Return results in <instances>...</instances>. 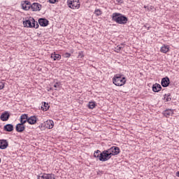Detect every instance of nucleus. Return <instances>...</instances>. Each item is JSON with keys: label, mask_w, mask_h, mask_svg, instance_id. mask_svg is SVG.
I'll list each match as a JSON object with an SVG mask.
<instances>
[{"label": "nucleus", "mask_w": 179, "mask_h": 179, "mask_svg": "<svg viewBox=\"0 0 179 179\" xmlns=\"http://www.w3.org/2000/svg\"><path fill=\"white\" fill-rule=\"evenodd\" d=\"M112 20L118 24H127L128 22V17L120 13H114L112 14Z\"/></svg>", "instance_id": "obj_1"}, {"label": "nucleus", "mask_w": 179, "mask_h": 179, "mask_svg": "<svg viewBox=\"0 0 179 179\" xmlns=\"http://www.w3.org/2000/svg\"><path fill=\"white\" fill-rule=\"evenodd\" d=\"M24 27H29L30 29H38V22H36V20L34 18L29 17V19H26L23 22Z\"/></svg>", "instance_id": "obj_2"}, {"label": "nucleus", "mask_w": 179, "mask_h": 179, "mask_svg": "<svg viewBox=\"0 0 179 179\" xmlns=\"http://www.w3.org/2000/svg\"><path fill=\"white\" fill-rule=\"evenodd\" d=\"M113 82L115 86H124L127 80H125V77H122L120 74H116L113 78Z\"/></svg>", "instance_id": "obj_3"}, {"label": "nucleus", "mask_w": 179, "mask_h": 179, "mask_svg": "<svg viewBox=\"0 0 179 179\" xmlns=\"http://www.w3.org/2000/svg\"><path fill=\"white\" fill-rule=\"evenodd\" d=\"M112 157L111 153L108 150H103L100 153L99 161L100 162H107V160H110V158Z\"/></svg>", "instance_id": "obj_4"}, {"label": "nucleus", "mask_w": 179, "mask_h": 179, "mask_svg": "<svg viewBox=\"0 0 179 179\" xmlns=\"http://www.w3.org/2000/svg\"><path fill=\"white\" fill-rule=\"evenodd\" d=\"M67 3L71 9H79L80 8L79 0H68Z\"/></svg>", "instance_id": "obj_5"}, {"label": "nucleus", "mask_w": 179, "mask_h": 179, "mask_svg": "<svg viewBox=\"0 0 179 179\" xmlns=\"http://www.w3.org/2000/svg\"><path fill=\"white\" fill-rule=\"evenodd\" d=\"M111 156H117V155H120V148L113 146L112 148L108 149Z\"/></svg>", "instance_id": "obj_6"}, {"label": "nucleus", "mask_w": 179, "mask_h": 179, "mask_svg": "<svg viewBox=\"0 0 179 179\" xmlns=\"http://www.w3.org/2000/svg\"><path fill=\"white\" fill-rule=\"evenodd\" d=\"M24 129H26L24 123L20 122V123L17 124V125L15 126V131H17V132H23V131H24Z\"/></svg>", "instance_id": "obj_7"}, {"label": "nucleus", "mask_w": 179, "mask_h": 179, "mask_svg": "<svg viewBox=\"0 0 179 179\" xmlns=\"http://www.w3.org/2000/svg\"><path fill=\"white\" fill-rule=\"evenodd\" d=\"M44 127L48 129H52L54 128V122L52 120H47L44 122Z\"/></svg>", "instance_id": "obj_8"}, {"label": "nucleus", "mask_w": 179, "mask_h": 179, "mask_svg": "<svg viewBox=\"0 0 179 179\" xmlns=\"http://www.w3.org/2000/svg\"><path fill=\"white\" fill-rule=\"evenodd\" d=\"M31 9L33 12H37V10H41V5L38 3H34L31 5Z\"/></svg>", "instance_id": "obj_9"}, {"label": "nucleus", "mask_w": 179, "mask_h": 179, "mask_svg": "<svg viewBox=\"0 0 179 179\" xmlns=\"http://www.w3.org/2000/svg\"><path fill=\"white\" fill-rule=\"evenodd\" d=\"M38 23L42 27H47V26H48L49 21L45 18H40L38 20Z\"/></svg>", "instance_id": "obj_10"}, {"label": "nucleus", "mask_w": 179, "mask_h": 179, "mask_svg": "<svg viewBox=\"0 0 179 179\" xmlns=\"http://www.w3.org/2000/svg\"><path fill=\"white\" fill-rule=\"evenodd\" d=\"M161 85L163 87H167L170 85V78L169 77H165L162 78L161 81Z\"/></svg>", "instance_id": "obj_11"}, {"label": "nucleus", "mask_w": 179, "mask_h": 179, "mask_svg": "<svg viewBox=\"0 0 179 179\" xmlns=\"http://www.w3.org/2000/svg\"><path fill=\"white\" fill-rule=\"evenodd\" d=\"M9 143H8V141L5 139L0 140V149L3 150L6 149L8 148Z\"/></svg>", "instance_id": "obj_12"}, {"label": "nucleus", "mask_w": 179, "mask_h": 179, "mask_svg": "<svg viewBox=\"0 0 179 179\" xmlns=\"http://www.w3.org/2000/svg\"><path fill=\"white\" fill-rule=\"evenodd\" d=\"M9 117H10L9 112H4L1 115L0 120H1V121H8Z\"/></svg>", "instance_id": "obj_13"}, {"label": "nucleus", "mask_w": 179, "mask_h": 179, "mask_svg": "<svg viewBox=\"0 0 179 179\" xmlns=\"http://www.w3.org/2000/svg\"><path fill=\"white\" fill-rule=\"evenodd\" d=\"M20 121L22 124H26L29 121V115L27 114H23L20 117Z\"/></svg>", "instance_id": "obj_14"}, {"label": "nucleus", "mask_w": 179, "mask_h": 179, "mask_svg": "<svg viewBox=\"0 0 179 179\" xmlns=\"http://www.w3.org/2000/svg\"><path fill=\"white\" fill-rule=\"evenodd\" d=\"M37 122V117L36 115L28 117V124L34 125Z\"/></svg>", "instance_id": "obj_15"}, {"label": "nucleus", "mask_w": 179, "mask_h": 179, "mask_svg": "<svg viewBox=\"0 0 179 179\" xmlns=\"http://www.w3.org/2000/svg\"><path fill=\"white\" fill-rule=\"evenodd\" d=\"M160 90H162V85L160 84L155 83L152 85V92H155V93H158Z\"/></svg>", "instance_id": "obj_16"}, {"label": "nucleus", "mask_w": 179, "mask_h": 179, "mask_svg": "<svg viewBox=\"0 0 179 179\" xmlns=\"http://www.w3.org/2000/svg\"><path fill=\"white\" fill-rule=\"evenodd\" d=\"M3 129L6 132H12L13 131V124H7L3 127Z\"/></svg>", "instance_id": "obj_17"}, {"label": "nucleus", "mask_w": 179, "mask_h": 179, "mask_svg": "<svg viewBox=\"0 0 179 179\" xmlns=\"http://www.w3.org/2000/svg\"><path fill=\"white\" fill-rule=\"evenodd\" d=\"M174 111L171 109H166L163 112V115L164 117H166V118H169L171 115H173V113Z\"/></svg>", "instance_id": "obj_18"}, {"label": "nucleus", "mask_w": 179, "mask_h": 179, "mask_svg": "<svg viewBox=\"0 0 179 179\" xmlns=\"http://www.w3.org/2000/svg\"><path fill=\"white\" fill-rule=\"evenodd\" d=\"M50 58L53 59V61H59V59H61V55L54 52L51 55Z\"/></svg>", "instance_id": "obj_19"}, {"label": "nucleus", "mask_w": 179, "mask_h": 179, "mask_svg": "<svg viewBox=\"0 0 179 179\" xmlns=\"http://www.w3.org/2000/svg\"><path fill=\"white\" fill-rule=\"evenodd\" d=\"M46 179H56L55 174L54 173H46Z\"/></svg>", "instance_id": "obj_20"}, {"label": "nucleus", "mask_w": 179, "mask_h": 179, "mask_svg": "<svg viewBox=\"0 0 179 179\" xmlns=\"http://www.w3.org/2000/svg\"><path fill=\"white\" fill-rule=\"evenodd\" d=\"M169 46H166V45L162 46L161 48V52H164V54H166V53L169 52Z\"/></svg>", "instance_id": "obj_21"}, {"label": "nucleus", "mask_w": 179, "mask_h": 179, "mask_svg": "<svg viewBox=\"0 0 179 179\" xmlns=\"http://www.w3.org/2000/svg\"><path fill=\"white\" fill-rule=\"evenodd\" d=\"M41 108L43 109V111H47V110L50 108V106L48 103L44 102L43 106H42Z\"/></svg>", "instance_id": "obj_22"}, {"label": "nucleus", "mask_w": 179, "mask_h": 179, "mask_svg": "<svg viewBox=\"0 0 179 179\" xmlns=\"http://www.w3.org/2000/svg\"><path fill=\"white\" fill-rule=\"evenodd\" d=\"M87 107H88V108L93 110V108H94V107H96V103L94 102H89Z\"/></svg>", "instance_id": "obj_23"}, {"label": "nucleus", "mask_w": 179, "mask_h": 179, "mask_svg": "<svg viewBox=\"0 0 179 179\" xmlns=\"http://www.w3.org/2000/svg\"><path fill=\"white\" fill-rule=\"evenodd\" d=\"M100 153H101L100 150H96V152L94 153V157H96V159H99V160H100Z\"/></svg>", "instance_id": "obj_24"}, {"label": "nucleus", "mask_w": 179, "mask_h": 179, "mask_svg": "<svg viewBox=\"0 0 179 179\" xmlns=\"http://www.w3.org/2000/svg\"><path fill=\"white\" fill-rule=\"evenodd\" d=\"M122 45H124L123 44L122 45H118L117 47L115 48V52H120V51L122 50V49L123 48H122Z\"/></svg>", "instance_id": "obj_25"}, {"label": "nucleus", "mask_w": 179, "mask_h": 179, "mask_svg": "<svg viewBox=\"0 0 179 179\" xmlns=\"http://www.w3.org/2000/svg\"><path fill=\"white\" fill-rule=\"evenodd\" d=\"M22 8L24 10H29V9H31V6H27L26 4L22 3Z\"/></svg>", "instance_id": "obj_26"}, {"label": "nucleus", "mask_w": 179, "mask_h": 179, "mask_svg": "<svg viewBox=\"0 0 179 179\" xmlns=\"http://www.w3.org/2000/svg\"><path fill=\"white\" fill-rule=\"evenodd\" d=\"M170 96H171V94L169 93V94H164V99H166V101H171V97H170Z\"/></svg>", "instance_id": "obj_27"}, {"label": "nucleus", "mask_w": 179, "mask_h": 179, "mask_svg": "<svg viewBox=\"0 0 179 179\" xmlns=\"http://www.w3.org/2000/svg\"><path fill=\"white\" fill-rule=\"evenodd\" d=\"M94 13L96 16H100V15H101V10H100V9H96L94 10Z\"/></svg>", "instance_id": "obj_28"}, {"label": "nucleus", "mask_w": 179, "mask_h": 179, "mask_svg": "<svg viewBox=\"0 0 179 179\" xmlns=\"http://www.w3.org/2000/svg\"><path fill=\"white\" fill-rule=\"evenodd\" d=\"M45 177H46V173H43V176H38L37 179H47Z\"/></svg>", "instance_id": "obj_29"}, {"label": "nucleus", "mask_w": 179, "mask_h": 179, "mask_svg": "<svg viewBox=\"0 0 179 179\" xmlns=\"http://www.w3.org/2000/svg\"><path fill=\"white\" fill-rule=\"evenodd\" d=\"M54 87H55V89H59L61 87V83H56L54 85Z\"/></svg>", "instance_id": "obj_30"}, {"label": "nucleus", "mask_w": 179, "mask_h": 179, "mask_svg": "<svg viewBox=\"0 0 179 179\" xmlns=\"http://www.w3.org/2000/svg\"><path fill=\"white\" fill-rule=\"evenodd\" d=\"M39 128L41 129V131H44V129H46V127H44V122L39 125Z\"/></svg>", "instance_id": "obj_31"}, {"label": "nucleus", "mask_w": 179, "mask_h": 179, "mask_svg": "<svg viewBox=\"0 0 179 179\" xmlns=\"http://www.w3.org/2000/svg\"><path fill=\"white\" fill-rule=\"evenodd\" d=\"M5 87V83L0 82V90H2Z\"/></svg>", "instance_id": "obj_32"}, {"label": "nucleus", "mask_w": 179, "mask_h": 179, "mask_svg": "<svg viewBox=\"0 0 179 179\" xmlns=\"http://www.w3.org/2000/svg\"><path fill=\"white\" fill-rule=\"evenodd\" d=\"M22 3H24V5H27V6H31V4L30 3V2H29V1H25Z\"/></svg>", "instance_id": "obj_33"}, {"label": "nucleus", "mask_w": 179, "mask_h": 179, "mask_svg": "<svg viewBox=\"0 0 179 179\" xmlns=\"http://www.w3.org/2000/svg\"><path fill=\"white\" fill-rule=\"evenodd\" d=\"M83 52L81 51L78 53V58H83Z\"/></svg>", "instance_id": "obj_34"}, {"label": "nucleus", "mask_w": 179, "mask_h": 179, "mask_svg": "<svg viewBox=\"0 0 179 179\" xmlns=\"http://www.w3.org/2000/svg\"><path fill=\"white\" fill-rule=\"evenodd\" d=\"M64 57L65 58H69L71 57V53H68V52L65 53Z\"/></svg>", "instance_id": "obj_35"}, {"label": "nucleus", "mask_w": 179, "mask_h": 179, "mask_svg": "<svg viewBox=\"0 0 179 179\" xmlns=\"http://www.w3.org/2000/svg\"><path fill=\"white\" fill-rule=\"evenodd\" d=\"M116 2H117V3H124V0H116Z\"/></svg>", "instance_id": "obj_36"}, {"label": "nucleus", "mask_w": 179, "mask_h": 179, "mask_svg": "<svg viewBox=\"0 0 179 179\" xmlns=\"http://www.w3.org/2000/svg\"><path fill=\"white\" fill-rule=\"evenodd\" d=\"M50 3H55L57 2V0H49Z\"/></svg>", "instance_id": "obj_37"}, {"label": "nucleus", "mask_w": 179, "mask_h": 179, "mask_svg": "<svg viewBox=\"0 0 179 179\" xmlns=\"http://www.w3.org/2000/svg\"><path fill=\"white\" fill-rule=\"evenodd\" d=\"M144 27H145V29H147L148 30L150 29V27H148V25H144Z\"/></svg>", "instance_id": "obj_38"}, {"label": "nucleus", "mask_w": 179, "mask_h": 179, "mask_svg": "<svg viewBox=\"0 0 179 179\" xmlns=\"http://www.w3.org/2000/svg\"><path fill=\"white\" fill-rule=\"evenodd\" d=\"M50 90H52V87H50Z\"/></svg>", "instance_id": "obj_39"}, {"label": "nucleus", "mask_w": 179, "mask_h": 179, "mask_svg": "<svg viewBox=\"0 0 179 179\" xmlns=\"http://www.w3.org/2000/svg\"><path fill=\"white\" fill-rule=\"evenodd\" d=\"M0 163H1V158H0Z\"/></svg>", "instance_id": "obj_40"}]
</instances>
